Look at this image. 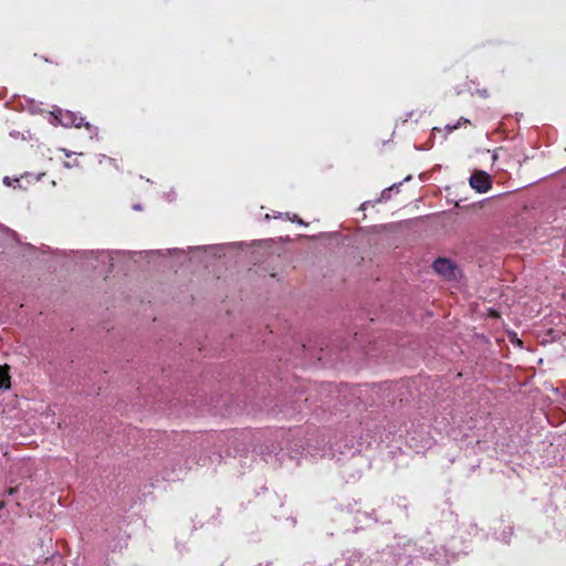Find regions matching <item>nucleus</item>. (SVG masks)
I'll use <instances>...</instances> for the list:
<instances>
[{"label": "nucleus", "instance_id": "f257e3e1", "mask_svg": "<svg viewBox=\"0 0 566 566\" xmlns=\"http://www.w3.org/2000/svg\"><path fill=\"white\" fill-rule=\"evenodd\" d=\"M434 271L448 280H457L458 266L454 262L446 258L437 259L432 264Z\"/></svg>", "mask_w": 566, "mask_h": 566}, {"label": "nucleus", "instance_id": "f03ea898", "mask_svg": "<svg viewBox=\"0 0 566 566\" xmlns=\"http://www.w3.org/2000/svg\"><path fill=\"white\" fill-rule=\"evenodd\" d=\"M470 186L478 192H486L491 188L490 176L484 171H476L470 177Z\"/></svg>", "mask_w": 566, "mask_h": 566}, {"label": "nucleus", "instance_id": "7ed1b4c3", "mask_svg": "<svg viewBox=\"0 0 566 566\" xmlns=\"http://www.w3.org/2000/svg\"><path fill=\"white\" fill-rule=\"evenodd\" d=\"M60 114H61L60 122L64 126L81 127L82 125H84L87 129H91V127H92L88 123L84 124L83 117H78L76 114H74L72 112L66 111V112L62 113L60 111Z\"/></svg>", "mask_w": 566, "mask_h": 566}, {"label": "nucleus", "instance_id": "20e7f679", "mask_svg": "<svg viewBox=\"0 0 566 566\" xmlns=\"http://www.w3.org/2000/svg\"><path fill=\"white\" fill-rule=\"evenodd\" d=\"M87 256L92 258V259H95L98 263H92L91 265L94 268V269H97L98 268V264L99 263H103L105 264L106 262H111L112 261V256L108 252H104V251H90L88 253H86ZM109 266H113L112 263H109Z\"/></svg>", "mask_w": 566, "mask_h": 566}, {"label": "nucleus", "instance_id": "39448f33", "mask_svg": "<svg viewBox=\"0 0 566 566\" xmlns=\"http://www.w3.org/2000/svg\"><path fill=\"white\" fill-rule=\"evenodd\" d=\"M8 388H10V377L8 375V371L0 366V389Z\"/></svg>", "mask_w": 566, "mask_h": 566}, {"label": "nucleus", "instance_id": "423d86ee", "mask_svg": "<svg viewBox=\"0 0 566 566\" xmlns=\"http://www.w3.org/2000/svg\"><path fill=\"white\" fill-rule=\"evenodd\" d=\"M394 188H395V186H392V187H390V188L385 189V190L382 191V193H381V198H382V199H387V198H389V196H390V191H391Z\"/></svg>", "mask_w": 566, "mask_h": 566}, {"label": "nucleus", "instance_id": "0eeeda50", "mask_svg": "<svg viewBox=\"0 0 566 566\" xmlns=\"http://www.w3.org/2000/svg\"><path fill=\"white\" fill-rule=\"evenodd\" d=\"M17 491H18V488H10L7 491V493H8L9 496H12V495H14L17 493Z\"/></svg>", "mask_w": 566, "mask_h": 566}, {"label": "nucleus", "instance_id": "6e6552de", "mask_svg": "<svg viewBox=\"0 0 566 566\" xmlns=\"http://www.w3.org/2000/svg\"><path fill=\"white\" fill-rule=\"evenodd\" d=\"M3 184L7 185V186H11V180L9 177H4L3 178Z\"/></svg>", "mask_w": 566, "mask_h": 566}, {"label": "nucleus", "instance_id": "1a4fd4ad", "mask_svg": "<svg viewBox=\"0 0 566 566\" xmlns=\"http://www.w3.org/2000/svg\"><path fill=\"white\" fill-rule=\"evenodd\" d=\"M447 128H448L449 132H452V130L458 128V125L447 126Z\"/></svg>", "mask_w": 566, "mask_h": 566}, {"label": "nucleus", "instance_id": "9d476101", "mask_svg": "<svg viewBox=\"0 0 566 566\" xmlns=\"http://www.w3.org/2000/svg\"><path fill=\"white\" fill-rule=\"evenodd\" d=\"M135 210H142V206L140 205H134L133 207Z\"/></svg>", "mask_w": 566, "mask_h": 566}, {"label": "nucleus", "instance_id": "9b49d317", "mask_svg": "<svg viewBox=\"0 0 566 566\" xmlns=\"http://www.w3.org/2000/svg\"><path fill=\"white\" fill-rule=\"evenodd\" d=\"M295 220H296V222L303 224V221L301 219H298L296 216H295Z\"/></svg>", "mask_w": 566, "mask_h": 566}]
</instances>
